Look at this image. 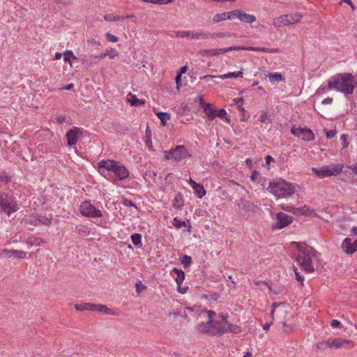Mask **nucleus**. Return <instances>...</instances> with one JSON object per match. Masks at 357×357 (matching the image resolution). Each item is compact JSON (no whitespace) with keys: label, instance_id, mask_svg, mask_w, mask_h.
Listing matches in <instances>:
<instances>
[{"label":"nucleus","instance_id":"nucleus-18","mask_svg":"<svg viewBox=\"0 0 357 357\" xmlns=\"http://www.w3.org/2000/svg\"><path fill=\"white\" fill-rule=\"evenodd\" d=\"M287 15V25H291L299 22L302 19L301 14L298 13H291Z\"/></svg>","mask_w":357,"mask_h":357},{"label":"nucleus","instance_id":"nucleus-15","mask_svg":"<svg viewBox=\"0 0 357 357\" xmlns=\"http://www.w3.org/2000/svg\"><path fill=\"white\" fill-rule=\"evenodd\" d=\"M341 247L344 252L352 255L357 251V238L354 241L349 238H344Z\"/></svg>","mask_w":357,"mask_h":357},{"label":"nucleus","instance_id":"nucleus-22","mask_svg":"<svg viewBox=\"0 0 357 357\" xmlns=\"http://www.w3.org/2000/svg\"><path fill=\"white\" fill-rule=\"evenodd\" d=\"M241 22L245 23H252L256 21L255 15H250L240 10L239 18Z\"/></svg>","mask_w":357,"mask_h":357},{"label":"nucleus","instance_id":"nucleus-12","mask_svg":"<svg viewBox=\"0 0 357 357\" xmlns=\"http://www.w3.org/2000/svg\"><path fill=\"white\" fill-rule=\"evenodd\" d=\"M291 132L304 141L310 142L314 139V135L310 128L294 126L291 129Z\"/></svg>","mask_w":357,"mask_h":357},{"label":"nucleus","instance_id":"nucleus-26","mask_svg":"<svg viewBox=\"0 0 357 357\" xmlns=\"http://www.w3.org/2000/svg\"><path fill=\"white\" fill-rule=\"evenodd\" d=\"M158 118L160 120V123L162 126H166L167 121L169 120L171 116L169 114L166 112H155Z\"/></svg>","mask_w":357,"mask_h":357},{"label":"nucleus","instance_id":"nucleus-20","mask_svg":"<svg viewBox=\"0 0 357 357\" xmlns=\"http://www.w3.org/2000/svg\"><path fill=\"white\" fill-rule=\"evenodd\" d=\"M92 311H97L106 314H114V313L109 309L106 305L101 304H93Z\"/></svg>","mask_w":357,"mask_h":357},{"label":"nucleus","instance_id":"nucleus-17","mask_svg":"<svg viewBox=\"0 0 357 357\" xmlns=\"http://www.w3.org/2000/svg\"><path fill=\"white\" fill-rule=\"evenodd\" d=\"M173 272L176 273V284H178V291H180L181 293L182 294H184L186 292V289H182L181 287L184 279H185V273L183 271L181 270H179V269H177L176 268H174L173 270H172Z\"/></svg>","mask_w":357,"mask_h":357},{"label":"nucleus","instance_id":"nucleus-10","mask_svg":"<svg viewBox=\"0 0 357 357\" xmlns=\"http://www.w3.org/2000/svg\"><path fill=\"white\" fill-rule=\"evenodd\" d=\"M342 170V166H324L320 168H312V172L319 178L339 174Z\"/></svg>","mask_w":357,"mask_h":357},{"label":"nucleus","instance_id":"nucleus-47","mask_svg":"<svg viewBox=\"0 0 357 357\" xmlns=\"http://www.w3.org/2000/svg\"><path fill=\"white\" fill-rule=\"evenodd\" d=\"M176 36L179 38H184V37L189 38L190 31H177L176 33Z\"/></svg>","mask_w":357,"mask_h":357},{"label":"nucleus","instance_id":"nucleus-40","mask_svg":"<svg viewBox=\"0 0 357 357\" xmlns=\"http://www.w3.org/2000/svg\"><path fill=\"white\" fill-rule=\"evenodd\" d=\"M281 208L284 211L293 213L294 214H298V209H297V208H294V207H293L291 206H289V205L283 204L281 206Z\"/></svg>","mask_w":357,"mask_h":357},{"label":"nucleus","instance_id":"nucleus-16","mask_svg":"<svg viewBox=\"0 0 357 357\" xmlns=\"http://www.w3.org/2000/svg\"><path fill=\"white\" fill-rule=\"evenodd\" d=\"M276 218L278 220V222L275 226L276 229H280L292 222V218L282 212L277 213Z\"/></svg>","mask_w":357,"mask_h":357},{"label":"nucleus","instance_id":"nucleus-38","mask_svg":"<svg viewBox=\"0 0 357 357\" xmlns=\"http://www.w3.org/2000/svg\"><path fill=\"white\" fill-rule=\"evenodd\" d=\"M215 117L218 116L221 119H225L227 121H229V119L227 118V112L225 109H220L218 111L215 110Z\"/></svg>","mask_w":357,"mask_h":357},{"label":"nucleus","instance_id":"nucleus-50","mask_svg":"<svg viewBox=\"0 0 357 357\" xmlns=\"http://www.w3.org/2000/svg\"><path fill=\"white\" fill-rule=\"evenodd\" d=\"M12 251H15V250H7V249H4L2 250L1 252V255H8V256L10 257H12L13 256H14L15 253H13Z\"/></svg>","mask_w":357,"mask_h":357},{"label":"nucleus","instance_id":"nucleus-60","mask_svg":"<svg viewBox=\"0 0 357 357\" xmlns=\"http://www.w3.org/2000/svg\"><path fill=\"white\" fill-rule=\"evenodd\" d=\"M273 324V321H271L269 323H266L265 324H264L263 326V328L264 330L265 331H268L271 326Z\"/></svg>","mask_w":357,"mask_h":357},{"label":"nucleus","instance_id":"nucleus-29","mask_svg":"<svg viewBox=\"0 0 357 357\" xmlns=\"http://www.w3.org/2000/svg\"><path fill=\"white\" fill-rule=\"evenodd\" d=\"M267 76L269 78L270 82L272 84L280 82L283 80L282 75L279 73H269Z\"/></svg>","mask_w":357,"mask_h":357},{"label":"nucleus","instance_id":"nucleus-6","mask_svg":"<svg viewBox=\"0 0 357 357\" xmlns=\"http://www.w3.org/2000/svg\"><path fill=\"white\" fill-rule=\"evenodd\" d=\"M267 190L278 199L291 196L296 192V185L285 180L270 181Z\"/></svg>","mask_w":357,"mask_h":357},{"label":"nucleus","instance_id":"nucleus-32","mask_svg":"<svg viewBox=\"0 0 357 357\" xmlns=\"http://www.w3.org/2000/svg\"><path fill=\"white\" fill-rule=\"evenodd\" d=\"M227 17L228 16L227 15V12L215 14L213 17V22L218 23L221 21L227 20Z\"/></svg>","mask_w":357,"mask_h":357},{"label":"nucleus","instance_id":"nucleus-8","mask_svg":"<svg viewBox=\"0 0 357 357\" xmlns=\"http://www.w3.org/2000/svg\"><path fill=\"white\" fill-rule=\"evenodd\" d=\"M164 160L181 161L190 156L188 149L183 145H178L174 149L164 152Z\"/></svg>","mask_w":357,"mask_h":357},{"label":"nucleus","instance_id":"nucleus-61","mask_svg":"<svg viewBox=\"0 0 357 357\" xmlns=\"http://www.w3.org/2000/svg\"><path fill=\"white\" fill-rule=\"evenodd\" d=\"M274 160L273 158L271 155H267L266 157V164L269 165L271 162Z\"/></svg>","mask_w":357,"mask_h":357},{"label":"nucleus","instance_id":"nucleus-33","mask_svg":"<svg viewBox=\"0 0 357 357\" xmlns=\"http://www.w3.org/2000/svg\"><path fill=\"white\" fill-rule=\"evenodd\" d=\"M118 56L117 52L114 49L107 50L106 53L100 55V58L108 56L109 59H114Z\"/></svg>","mask_w":357,"mask_h":357},{"label":"nucleus","instance_id":"nucleus-56","mask_svg":"<svg viewBox=\"0 0 357 357\" xmlns=\"http://www.w3.org/2000/svg\"><path fill=\"white\" fill-rule=\"evenodd\" d=\"M181 73H178L176 77V84L178 89H179V86L181 85Z\"/></svg>","mask_w":357,"mask_h":357},{"label":"nucleus","instance_id":"nucleus-55","mask_svg":"<svg viewBox=\"0 0 357 357\" xmlns=\"http://www.w3.org/2000/svg\"><path fill=\"white\" fill-rule=\"evenodd\" d=\"M56 121L61 124L66 121V116L64 115H59L56 117Z\"/></svg>","mask_w":357,"mask_h":357},{"label":"nucleus","instance_id":"nucleus-4","mask_svg":"<svg viewBox=\"0 0 357 357\" xmlns=\"http://www.w3.org/2000/svg\"><path fill=\"white\" fill-rule=\"evenodd\" d=\"M296 245L298 252L296 261L301 267L307 273L314 271V265L319 261V254L311 246L304 243L293 242Z\"/></svg>","mask_w":357,"mask_h":357},{"label":"nucleus","instance_id":"nucleus-43","mask_svg":"<svg viewBox=\"0 0 357 357\" xmlns=\"http://www.w3.org/2000/svg\"><path fill=\"white\" fill-rule=\"evenodd\" d=\"M105 38H106L107 40L109 43H114L118 42V38L111 33H106Z\"/></svg>","mask_w":357,"mask_h":357},{"label":"nucleus","instance_id":"nucleus-52","mask_svg":"<svg viewBox=\"0 0 357 357\" xmlns=\"http://www.w3.org/2000/svg\"><path fill=\"white\" fill-rule=\"evenodd\" d=\"M123 204L126 206H133V207L137 208L135 204L133 202L130 201V200L125 199L123 201Z\"/></svg>","mask_w":357,"mask_h":357},{"label":"nucleus","instance_id":"nucleus-45","mask_svg":"<svg viewBox=\"0 0 357 357\" xmlns=\"http://www.w3.org/2000/svg\"><path fill=\"white\" fill-rule=\"evenodd\" d=\"M152 3L158 5H165L172 3L174 0H153Z\"/></svg>","mask_w":357,"mask_h":357},{"label":"nucleus","instance_id":"nucleus-35","mask_svg":"<svg viewBox=\"0 0 357 357\" xmlns=\"http://www.w3.org/2000/svg\"><path fill=\"white\" fill-rule=\"evenodd\" d=\"M298 209V214H302L304 215H310L313 213V211L310 209L307 206H304L302 208H297Z\"/></svg>","mask_w":357,"mask_h":357},{"label":"nucleus","instance_id":"nucleus-24","mask_svg":"<svg viewBox=\"0 0 357 357\" xmlns=\"http://www.w3.org/2000/svg\"><path fill=\"white\" fill-rule=\"evenodd\" d=\"M203 112L206 114L207 118L209 120H213L214 118H215V110L213 109L210 104L204 105Z\"/></svg>","mask_w":357,"mask_h":357},{"label":"nucleus","instance_id":"nucleus-62","mask_svg":"<svg viewBox=\"0 0 357 357\" xmlns=\"http://www.w3.org/2000/svg\"><path fill=\"white\" fill-rule=\"evenodd\" d=\"M257 176H258V172L257 171H253V172L252 173V174L250 176V178L252 181H255L257 178Z\"/></svg>","mask_w":357,"mask_h":357},{"label":"nucleus","instance_id":"nucleus-13","mask_svg":"<svg viewBox=\"0 0 357 357\" xmlns=\"http://www.w3.org/2000/svg\"><path fill=\"white\" fill-rule=\"evenodd\" d=\"M331 340V349H338L342 348L345 349H351L354 346V344L352 341L337 337V338H332L330 337Z\"/></svg>","mask_w":357,"mask_h":357},{"label":"nucleus","instance_id":"nucleus-34","mask_svg":"<svg viewBox=\"0 0 357 357\" xmlns=\"http://www.w3.org/2000/svg\"><path fill=\"white\" fill-rule=\"evenodd\" d=\"M128 95L131 97V99L128 100L131 105H137L138 104L144 103V100L138 99L135 95H133L130 93Z\"/></svg>","mask_w":357,"mask_h":357},{"label":"nucleus","instance_id":"nucleus-27","mask_svg":"<svg viewBox=\"0 0 357 357\" xmlns=\"http://www.w3.org/2000/svg\"><path fill=\"white\" fill-rule=\"evenodd\" d=\"M316 347H317V349H318L319 350H322V351L326 350L327 349H331L330 338H328L326 340H322V341L318 342L316 344Z\"/></svg>","mask_w":357,"mask_h":357},{"label":"nucleus","instance_id":"nucleus-46","mask_svg":"<svg viewBox=\"0 0 357 357\" xmlns=\"http://www.w3.org/2000/svg\"><path fill=\"white\" fill-rule=\"evenodd\" d=\"M181 262L185 266H189L192 263V258L189 256L184 255L182 258Z\"/></svg>","mask_w":357,"mask_h":357},{"label":"nucleus","instance_id":"nucleus-30","mask_svg":"<svg viewBox=\"0 0 357 357\" xmlns=\"http://www.w3.org/2000/svg\"><path fill=\"white\" fill-rule=\"evenodd\" d=\"M92 303H81L75 305V308L78 311L92 310Z\"/></svg>","mask_w":357,"mask_h":357},{"label":"nucleus","instance_id":"nucleus-57","mask_svg":"<svg viewBox=\"0 0 357 357\" xmlns=\"http://www.w3.org/2000/svg\"><path fill=\"white\" fill-rule=\"evenodd\" d=\"M331 325L333 328H337L340 326V322L338 320L333 319L331 321Z\"/></svg>","mask_w":357,"mask_h":357},{"label":"nucleus","instance_id":"nucleus-49","mask_svg":"<svg viewBox=\"0 0 357 357\" xmlns=\"http://www.w3.org/2000/svg\"><path fill=\"white\" fill-rule=\"evenodd\" d=\"M136 291L137 292H141L142 290L146 289V287L144 286L140 281L136 283Z\"/></svg>","mask_w":357,"mask_h":357},{"label":"nucleus","instance_id":"nucleus-64","mask_svg":"<svg viewBox=\"0 0 357 357\" xmlns=\"http://www.w3.org/2000/svg\"><path fill=\"white\" fill-rule=\"evenodd\" d=\"M187 182L191 185L192 188H193V186L196 185L197 183L193 181L191 178H189L188 180H187Z\"/></svg>","mask_w":357,"mask_h":357},{"label":"nucleus","instance_id":"nucleus-28","mask_svg":"<svg viewBox=\"0 0 357 357\" xmlns=\"http://www.w3.org/2000/svg\"><path fill=\"white\" fill-rule=\"evenodd\" d=\"M219 78L222 79H229L233 77H243V72L242 71H238V72H234V73H228L224 75H221L218 76Z\"/></svg>","mask_w":357,"mask_h":357},{"label":"nucleus","instance_id":"nucleus-53","mask_svg":"<svg viewBox=\"0 0 357 357\" xmlns=\"http://www.w3.org/2000/svg\"><path fill=\"white\" fill-rule=\"evenodd\" d=\"M336 131L334 130L326 131V137L328 139H331L336 135Z\"/></svg>","mask_w":357,"mask_h":357},{"label":"nucleus","instance_id":"nucleus-39","mask_svg":"<svg viewBox=\"0 0 357 357\" xmlns=\"http://www.w3.org/2000/svg\"><path fill=\"white\" fill-rule=\"evenodd\" d=\"M131 241H132V243L135 245H138L139 244H141V241H142V237H141V235L139 234H134L131 236Z\"/></svg>","mask_w":357,"mask_h":357},{"label":"nucleus","instance_id":"nucleus-42","mask_svg":"<svg viewBox=\"0 0 357 357\" xmlns=\"http://www.w3.org/2000/svg\"><path fill=\"white\" fill-rule=\"evenodd\" d=\"M70 59H75V56L73 55V52L70 51H66L63 54V60L65 62H68L70 61Z\"/></svg>","mask_w":357,"mask_h":357},{"label":"nucleus","instance_id":"nucleus-58","mask_svg":"<svg viewBox=\"0 0 357 357\" xmlns=\"http://www.w3.org/2000/svg\"><path fill=\"white\" fill-rule=\"evenodd\" d=\"M146 137H147V139L146 140V144L149 146V149L151 150L153 148L151 139L149 137H148L147 135H146Z\"/></svg>","mask_w":357,"mask_h":357},{"label":"nucleus","instance_id":"nucleus-23","mask_svg":"<svg viewBox=\"0 0 357 357\" xmlns=\"http://www.w3.org/2000/svg\"><path fill=\"white\" fill-rule=\"evenodd\" d=\"M273 24L275 27H281V26H287V15H281L280 17H275V19H273Z\"/></svg>","mask_w":357,"mask_h":357},{"label":"nucleus","instance_id":"nucleus-63","mask_svg":"<svg viewBox=\"0 0 357 357\" xmlns=\"http://www.w3.org/2000/svg\"><path fill=\"white\" fill-rule=\"evenodd\" d=\"M333 102L332 98H326L324 100H322L323 104H331Z\"/></svg>","mask_w":357,"mask_h":357},{"label":"nucleus","instance_id":"nucleus-19","mask_svg":"<svg viewBox=\"0 0 357 357\" xmlns=\"http://www.w3.org/2000/svg\"><path fill=\"white\" fill-rule=\"evenodd\" d=\"M277 308H280V311L282 313H286L287 306L284 303H273L272 305V310L271 311L270 316L271 317V321H273L274 319V313Z\"/></svg>","mask_w":357,"mask_h":357},{"label":"nucleus","instance_id":"nucleus-31","mask_svg":"<svg viewBox=\"0 0 357 357\" xmlns=\"http://www.w3.org/2000/svg\"><path fill=\"white\" fill-rule=\"evenodd\" d=\"M208 34L204 32L190 31L189 38L195 39H204L208 38Z\"/></svg>","mask_w":357,"mask_h":357},{"label":"nucleus","instance_id":"nucleus-37","mask_svg":"<svg viewBox=\"0 0 357 357\" xmlns=\"http://www.w3.org/2000/svg\"><path fill=\"white\" fill-rule=\"evenodd\" d=\"M240 10H234L231 11L227 12V15L228 16L227 20H234L235 18H239Z\"/></svg>","mask_w":357,"mask_h":357},{"label":"nucleus","instance_id":"nucleus-44","mask_svg":"<svg viewBox=\"0 0 357 357\" xmlns=\"http://www.w3.org/2000/svg\"><path fill=\"white\" fill-rule=\"evenodd\" d=\"M13 253H15L14 255H15L19 259H24L26 256V252L24 251L21 250H16L12 251Z\"/></svg>","mask_w":357,"mask_h":357},{"label":"nucleus","instance_id":"nucleus-7","mask_svg":"<svg viewBox=\"0 0 357 357\" xmlns=\"http://www.w3.org/2000/svg\"><path fill=\"white\" fill-rule=\"evenodd\" d=\"M18 210L15 197L7 193H0V211L8 216Z\"/></svg>","mask_w":357,"mask_h":357},{"label":"nucleus","instance_id":"nucleus-25","mask_svg":"<svg viewBox=\"0 0 357 357\" xmlns=\"http://www.w3.org/2000/svg\"><path fill=\"white\" fill-rule=\"evenodd\" d=\"M192 189L194 190L196 196L199 199H202L206 193L203 185L199 183L193 186Z\"/></svg>","mask_w":357,"mask_h":357},{"label":"nucleus","instance_id":"nucleus-59","mask_svg":"<svg viewBox=\"0 0 357 357\" xmlns=\"http://www.w3.org/2000/svg\"><path fill=\"white\" fill-rule=\"evenodd\" d=\"M347 136L346 135H342L341 136V137H340V138H341V140H342V141H343V142H344L343 148H346V147H347V146H348V142H347Z\"/></svg>","mask_w":357,"mask_h":357},{"label":"nucleus","instance_id":"nucleus-14","mask_svg":"<svg viewBox=\"0 0 357 357\" xmlns=\"http://www.w3.org/2000/svg\"><path fill=\"white\" fill-rule=\"evenodd\" d=\"M82 131L80 128L75 127L70 129L66 135L68 146L75 145L81 137Z\"/></svg>","mask_w":357,"mask_h":357},{"label":"nucleus","instance_id":"nucleus-5","mask_svg":"<svg viewBox=\"0 0 357 357\" xmlns=\"http://www.w3.org/2000/svg\"><path fill=\"white\" fill-rule=\"evenodd\" d=\"M354 78L350 73L337 75L328 81V88L335 89L344 94H351L354 89Z\"/></svg>","mask_w":357,"mask_h":357},{"label":"nucleus","instance_id":"nucleus-51","mask_svg":"<svg viewBox=\"0 0 357 357\" xmlns=\"http://www.w3.org/2000/svg\"><path fill=\"white\" fill-rule=\"evenodd\" d=\"M294 272H295V274H296V280L300 282L301 284H303V281H304V278L303 276H301L298 272H297V268H294Z\"/></svg>","mask_w":357,"mask_h":357},{"label":"nucleus","instance_id":"nucleus-2","mask_svg":"<svg viewBox=\"0 0 357 357\" xmlns=\"http://www.w3.org/2000/svg\"><path fill=\"white\" fill-rule=\"evenodd\" d=\"M98 171L112 181H121L129 176L128 169L121 163L113 160H102L98 162Z\"/></svg>","mask_w":357,"mask_h":357},{"label":"nucleus","instance_id":"nucleus-54","mask_svg":"<svg viewBox=\"0 0 357 357\" xmlns=\"http://www.w3.org/2000/svg\"><path fill=\"white\" fill-rule=\"evenodd\" d=\"M38 221L39 222L43 223L44 225H48L50 223V220L45 217H40L38 219Z\"/></svg>","mask_w":357,"mask_h":357},{"label":"nucleus","instance_id":"nucleus-21","mask_svg":"<svg viewBox=\"0 0 357 357\" xmlns=\"http://www.w3.org/2000/svg\"><path fill=\"white\" fill-rule=\"evenodd\" d=\"M225 333H239L241 332V328L235 324H229L227 321V317L225 316Z\"/></svg>","mask_w":357,"mask_h":357},{"label":"nucleus","instance_id":"nucleus-1","mask_svg":"<svg viewBox=\"0 0 357 357\" xmlns=\"http://www.w3.org/2000/svg\"><path fill=\"white\" fill-rule=\"evenodd\" d=\"M225 315L218 316L214 311L206 310L200 315L196 328L199 333L219 337L225 333Z\"/></svg>","mask_w":357,"mask_h":357},{"label":"nucleus","instance_id":"nucleus-9","mask_svg":"<svg viewBox=\"0 0 357 357\" xmlns=\"http://www.w3.org/2000/svg\"><path fill=\"white\" fill-rule=\"evenodd\" d=\"M240 49L248 50H251V51H257V52H259V51L267 52H273L277 51L275 49H269V48H266V47H259L257 46H248L246 47H242L241 48H240L239 47H230L229 48H225V49L210 50L206 51L205 54L208 56H213V55L219 54L221 53L227 52H229L231 50H240Z\"/></svg>","mask_w":357,"mask_h":357},{"label":"nucleus","instance_id":"nucleus-48","mask_svg":"<svg viewBox=\"0 0 357 357\" xmlns=\"http://www.w3.org/2000/svg\"><path fill=\"white\" fill-rule=\"evenodd\" d=\"M174 225L177 228H181V227H185L186 225L185 222L180 221L176 218L174 219Z\"/></svg>","mask_w":357,"mask_h":357},{"label":"nucleus","instance_id":"nucleus-36","mask_svg":"<svg viewBox=\"0 0 357 357\" xmlns=\"http://www.w3.org/2000/svg\"><path fill=\"white\" fill-rule=\"evenodd\" d=\"M104 19L106 20V21H108V22H112V21H119V20H122L123 19H124V17H121L119 15H114L113 14H106L105 16H104Z\"/></svg>","mask_w":357,"mask_h":357},{"label":"nucleus","instance_id":"nucleus-11","mask_svg":"<svg viewBox=\"0 0 357 357\" xmlns=\"http://www.w3.org/2000/svg\"><path fill=\"white\" fill-rule=\"evenodd\" d=\"M81 214L85 217L100 218L102 216L100 210L97 209L90 202L84 201L79 206Z\"/></svg>","mask_w":357,"mask_h":357},{"label":"nucleus","instance_id":"nucleus-41","mask_svg":"<svg viewBox=\"0 0 357 357\" xmlns=\"http://www.w3.org/2000/svg\"><path fill=\"white\" fill-rule=\"evenodd\" d=\"M259 121L261 123H266V122L271 123V119H270V118L268 116V112H265V111H263L261 112V115H260Z\"/></svg>","mask_w":357,"mask_h":357},{"label":"nucleus","instance_id":"nucleus-3","mask_svg":"<svg viewBox=\"0 0 357 357\" xmlns=\"http://www.w3.org/2000/svg\"><path fill=\"white\" fill-rule=\"evenodd\" d=\"M98 171L112 181H121L129 176L128 169L121 163L113 160H102L98 162Z\"/></svg>","mask_w":357,"mask_h":357}]
</instances>
